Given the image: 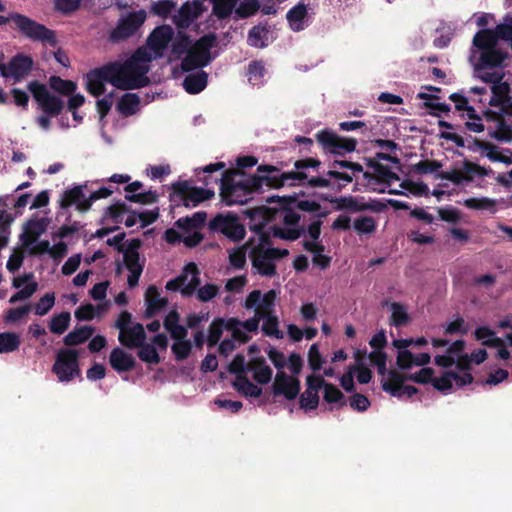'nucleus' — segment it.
I'll return each mask as SVG.
<instances>
[{"label":"nucleus","instance_id":"nucleus-1","mask_svg":"<svg viewBox=\"0 0 512 512\" xmlns=\"http://www.w3.org/2000/svg\"><path fill=\"white\" fill-rule=\"evenodd\" d=\"M321 161L317 158H303L294 162L293 171L282 172L277 166L270 164H261L257 167V173L249 175L250 185L256 193L263 191V187L268 189H280L284 186H308L316 187H332L330 180L324 177H308L307 169L312 168L318 170Z\"/></svg>","mask_w":512,"mask_h":512},{"label":"nucleus","instance_id":"nucleus-2","mask_svg":"<svg viewBox=\"0 0 512 512\" xmlns=\"http://www.w3.org/2000/svg\"><path fill=\"white\" fill-rule=\"evenodd\" d=\"M254 188L250 176L238 169H228L221 174L220 196L227 206L244 204L251 199Z\"/></svg>","mask_w":512,"mask_h":512},{"label":"nucleus","instance_id":"nucleus-3","mask_svg":"<svg viewBox=\"0 0 512 512\" xmlns=\"http://www.w3.org/2000/svg\"><path fill=\"white\" fill-rule=\"evenodd\" d=\"M110 84L121 90H133L147 86L149 67H135L132 61L110 62L105 64Z\"/></svg>","mask_w":512,"mask_h":512},{"label":"nucleus","instance_id":"nucleus-4","mask_svg":"<svg viewBox=\"0 0 512 512\" xmlns=\"http://www.w3.org/2000/svg\"><path fill=\"white\" fill-rule=\"evenodd\" d=\"M9 22L13 23V28L18 30L21 35L32 41L46 43L52 47L58 44L53 30L26 15L17 12L10 13L8 16L0 15V26Z\"/></svg>","mask_w":512,"mask_h":512},{"label":"nucleus","instance_id":"nucleus-5","mask_svg":"<svg viewBox=\"0 0 512 512\" xmlns=\"http://www.w3.org/2000/svg\"><path fill=\"white\" fill-rule=\"evenodd\" d=\"M216 40L217 37L214 33H208L196 40L183 58L181 69L184 72H190L194 69L207 66L213 59L211 48L215 46Z\"/></svg>","mask_w":512,"mask_h":512},{"label":"nucleus","instance_id":"nucleus-6","mask_svg":"<svg viewBox=\"0 0 512 512\" xmlns=\"http://www.w3.org/2000/svg\"><path fill=\"white\" fill-rule=\"evenodd\" d=\"M79 351L72 348H60L52 366V372L60 382H70L75 377H80Z\"/></svg>","mask_w":512,"mask_h":512},{"label":"nucleus","instance_id":"nucleus-7","mask_svg":"<svg viewBox=\"0 0 512 512\" xmlns=\"http://www.w3.org/2000/svg\"><path fill=\"white\" fill-rule=\"evenodd\" d=\"M170 200L180 201L186 208L196 207L200 203L210 200L215 192L209 188L191 187L188 181H177L171 184Z\"/></svg>","mask_w":512,"mask_h":512},{"label":"nucleus","instance_id":"nucleus-8","mask_svg":"<svg viewBox=\"0 0 512 512\" xmlns=\"http://www.w3.org/2000/svg\"><path fill=\"white\" fill-rule=\"evenodd\" d=\"M289 254L287 249L253 247L250 251V258L253 268L262 276L273 277L276 275V266L273 263Z\"/></svg>","mask_w":512,"mask_h":512},{"label":"nucleus","instance_id":"nucleus-9","mask_svg":"<svg viewBox=\"0 0 512 512\" xmlns=\"http://www.w3.org/2000/svg\"><path fill=\"white\" fill-rule=\"evenodd\" d=\"M146 12L141 9L121 17L114 29L109 33L112 43H120L134 36L146 20Z\"/></svg>","mask_w":512,"mask_h":512},{"label":"nucleus","instance_id":"nucleus-10","mask_svg":"<svg viewBox=\"0 0 512 512\" xmlns=\"http://www.w3.org/2000/svg\"><path fill=\"white\" fill-rule=\"evenodd\" d=\"M142 246V241L139 238H134L128 241L127 247L123 253V261L125 267L130 272L127 283L130 288H134L138 285L140 276L143 272L145 259L141 260L139 249Z\"/></svg>","mask_w":512,"mask_h":512},{"label":"nucleus","instance_id":"nucleus-11","mask_svg":"<svg viewBox=\"0 0 512 512\" xmlns=\"http://www.w3.org/2000/svg\"><path fill=\"white\" fill-rule=\"evenodd\" d=\"M28 90L39 104L44 113L51 117H57L64 108L63 100L49 93L45 84L32 81L28 84Z\"/></svg>","mask_w":512,"mask_h":512},{"label":"nucleus","instance_id":"nucleus-12","mask_svg":"<svg viewBox=\"0 0 512 512\" xmlns=\"http://www.w3.org/2000/svg\"><path fill=\"white\" fill-rule=\"evenodd\" d=\"M209 229L213 232H220L230 240L237 242L245 237L244 226L239 222L235 214H217L209 222Z\"/></svg>","mask_w":512,"mask_h":512},{"label":"nucleus","instance_id":"nucleus-13","mask_svg":"<svg viewBox=\"0 0 512 512\" xmlns=\"http://www.w3.org/2000/svg\"><path fill=\"white\" fill-rule=\"evenodd\" d=\"M316 139L325 151L335 155L353 152L357 146L356 139L339 136L328 129L319 131Z\"/></svg>","mask_w":512,"mask_h":512},{"label":"nucleus","instance_id":"nucleus-14","mask_svg":"<svg viewBox=\"0 0 512 512\" xmlns=\"http://www.w3.org/2000/svg\"><path fill=\"white\" fill-rule=\"evenodd\" d=\"M247 215L250 218V230L254 231L259 237V244L256 247L265 248V246L270 245L272 231H265V226L272 217L270 209L259 207L248 211Z\"/></svg>","mask_w":512,"mask_h":512},{"label":"nucleus","instance_id":"nucleus-15","mask_svg":"<svg viewBox=\"0 0 512 512\" xmlns=\"http://www.w3.org/2000/svg\"><path fill=\"white\" fill-rule=\"evenodd\" d=\"M406 376L396 370H389L388 380L382 381V389L391 396L401 398L407 395L408 398L418 393V389L412 385H405Z\"/></svg>","mask_w":512,"mask_h":512},{"label":"nucleus","instance_id":"nucleus-16","mask_svg":"<svg viewBox=\"0 0 512 512\" xmlns=\"http://www.w3.org/2000/svg\"><path fill=\"white\" fill-rule=\"evenodd\" d=\"M33 60L30 56L17 54L9 61L7 65L0 64V73L4 78L12 77L15 81H20L31 71Z\"/></svg>","mask_w":512,"mask_h":512},{"label":"nucleus","instance_id":"nucleus-17","mask_svg":"<svg viewBox=\"0 0 512 512\" xmlns=\"http://www.w3.org/2000/svg\"><path fill=\"white\" fill-rule=\"evenodd\" d=\"M174 30L169 25L156 27L147 38V45L154 53V57L163 56L169 43L173 40Z\"/></svg>","mask_w":512,"mask_h":512},{"label":"nucleus","instance_id":"nucleus-18","mask_svg":"<svg viewBox=\"0 0 512 512\" xmlns=\"http://www.w3.org/2000/svg\"><path fill=\"white\" fill-rule=\"evenodd\" d=\"M300 387L299 379L279 371L275 376L272 392L275 396L283 395L287 400H293L298 396Z\"/></svg>","mask_w":512,"mask_h":512},{"label":"nucleus","instance_id":"nucleus-19","mask_svg":"<svg viewBox=\"0 0 512 512\" xmlns=\"http://www.w3.org/2000/svg\"><path fill=\"white\" fill-rule=\"evenodd\" d=\"M351 161L334 160L329 164L330 169L322 176L332 183V189L341 191L353 181V176L346 172H341L337 168L350 169Z\"/></svg>","mask_w":512,"mask_h":512},{"label":"nucleus","instance_id":"nucleus-20","mask_svg":"<svg viewBox=\"0 0 512 512\" xmlns=\"http://www.w3.org/2000/svg\"><path fill=\"white\" fill-rule=\"evenodd\" d=\"M203 12V5L200 1L193 3L185 2L173 16V22L178 28H188Z\"/></svg>","mask_w":512,"mask_h":512},{"label":"nucleus","instance_id":"nucleus-21","mask_svg":"<svg viewBox=\"0 0 512 512\" xmlns=\"http://www.w3.org/2000/svg\"><path fill=\"white\" fill-rule=\"evenodd\" d=\"M105 82L110 83L106 65L92 69L86 74V90L94 97L104 94Z\"/></svg>","mask_w":512,"mask_h":512},{"label":"nucleus","instance_id":"nucleus-22","mask_svg":"<svg viewBox=\"0 0 512 512\" xmlns=\"http://www.w3.org/2000/svg\"><path fill=\"white\" fill-rule=\"evenodd\" d=\"M308 17L306 0H300L295 6L290 8L286 14V19L292 31L300 32L305 29Z\"/></svg>","mask_w":512,"mask_h":512},{"label":"nucleus","instance_id":"nucleus-23","mask_svg":"<svg viewBox=\"0 0 512 512\" xmlns=\"http://www.w3.org/2000/svg\"><path fill=\"white\" fill-rule=\"evenodd\" d=\"M145 303V318L150 319L167 306L168 300L160 296V292L155 285H151L145 292Z\"/></svg>","mask_w":512,"mask_h":512},{"label":"nucleus","instance_id":"nucleus-24","mask_svg":"<svg viewBox=\"0 0 512 512\" xmlns=\"http://www.w3.org/2000/svg\"><path fill=\"white\" fill-rule=\"evenodd\" d=\"M119 342L128 349H135L146 340V333L141 323H135L132 327L119 333Z\"/></svg>","mask_w":512,"mask_h":512},{"label":"nucleus","instance_id":"nucleus-25","mask_svg":"<svg viewBox=\"0 0 512 512\" xmlns=\"http://www.w3.org/2000/svg\"><path fill=\"white\" fill-rule=\"evenodd\" d=\"M109 364L116 372L122 373L132 371L135 368L136 361L131 354L116 347L110 352Z\"/></svg>","mask_w":512,"mask_h":512},{"label":"nucleus","instance_id":"nucleus-26","mask_svg":"<svg viewBox=\"0 0 512 512\" xmlns=\"http://www.w3.org/2000/svg\"><path fill=\"white\" fill-rule=\"evenodd\" d=\"M296 202V196H283L278 197V203L281 209V221L288 227H300V214H298L292 205Z\"/></svg>","mask_w":512,"mask_h":512},{"label":"nucleus","instance_id":"nucleus-27","mask_svg":"<svg viewBox=\"0 0 512 512\" xmlns=\"http://www.w3.org/2000/svg\"><path fill=\"white\" fill-rule=\"evenodd\" d=\"M508 56L506 50L495 46L494 48L481 51L479 61L480 65L485 68L502 67Z\"/></svg>","mask_w":512,"mask_h":512},{"label":"nucleus","instance_id":"nucleus-28","mask_svg":"<svg viewBox=\"0 0 512 512\" xmlns=\"http://www.w3.org/2000/svg\"><path fill=\"white\" fill-rule=\"evenodd\" d=\"M248 371L253 372V379L258 384H267L272 379L273 371L263 357L253 358L248 364Z\"/></svg>","mask_w":512,"mask_h":512},{"label":"nucleus","instance_id":"nucleus-29","mask_svg":"<svg viewBox=\"0 0 512 512\" xmlns=\"http://www.w3.org/2000/svg\"><path fill=\"white\" fill-rule=\"evenodd\" d=\"M208 83V74L203 71L188 74L183 80V87L189 94H198L202 92Z\"/></svg>","mask_w":512,"mask_h":512},{"label":"nucleus","instance_id":"nucleus-30","mask_svg":"<svg viewBox=\"0 0 512 512\" xmlns=\"http://www.w3.org/2000/svg\"><path fill=\"white\" fill-rule=\"evenodd\" d=\"M95 329L92 326H79L70 331L63 338V343L67 347H74L88 341L94 334Z\"/></svg>","mask_w":512,"mask_h":512},{"label":"nucleus","instance_id":"nucleus-31","mask_svg":"<svg viewBox=\"0 0 512 512\" xmlns=\"http://www.w3.org/2000/svg\"><path fill=\"white\" fill-rule=\"evenodd\" d=\"M439 137L448 141H452L457 147H467L470 151L473 152H476L479 149L484 151L485 147L489 146L487 141H482L477 138H472V141L466 145L462 136L449 131H442L439 134Z\"/></svg>","mask_w":512,"mask_h":512},{"label":"nucleus","instance_id":"nucleus-32","mask_svg":"<svg viewBox=\"0 0 512 512\" xmlns=\"http://www.w3.org/2000/svg\"><path fill=\"white\" fill-rule=\"evenodd\" d=\"M141 100L136 93H125L117 103V110L123 116L134 115L140 106Z\"/></svg>","mask_w":512,"mask_h":512},{"label":"nucleus","instance_id":"nucleus-33","mask_svg":"<svg viewBox=\"0 0 512 512\" xmlns=\"http://www.w3.org/2000/svg\"><path fill=\"white\" fill-rule=\"evenodd\" d=\"M473 46L480 51L494 48L498 45V40L493 29H480L473 37Z\"/></svg>","mask_w":512,"mask_h":512},{"label":"nucleus","instance_id":"nucleus-34","mask_svg":"<svg viewBox=\"0 0 512 512\" xmlns=\"http://www.w3.org/2000/svg\"><path fill=\"white\" fill-rule=\"evenodd\" d=\"M85 186L78 185L73 187L72 189L66 190L61 197L60 207L62 209H67L72 205H76V209L79 211V205L82 202H85L87 199L83 193V188Z\"/></svg>","mask_w":512,"mask_h":512},{"label":"nucleus","instance_id":"nucleus-35","mask_svg":"<svg viewBox=\"0 0 512 512\" xmlns=\"http://www.w3.org/2000/svg\"><path fill=\"white\" fill-rule=\"evenodd\" d=\"M268 35V27L262 25L253 26L248 32L247 43L251 47L264 48L268 46Z\"/></svg>","mask_w":512,"mask_h":512},{"label":"nucleus","instance_id":"nucleus-36","mask_svg":"<svg viewBox=\"0 0 512 512\" xmlns=\"http://www.w3.org/2000/svg\"><path fill=\"white\" fill-rule=\"evenodd\" d=\"M233 387L245 397L258 398L262 394V389L252 383L246 375L237 376L233 382Z\"/></svg>","mask_w":512,"mask_h":512},{"label":"nucleus","instance_id":"nucleus-37","mask_svg":"<svg viewBox=\"0 0 512 512\" xmlns=\"http://www.w3.org/2000/svg\"><path fill=\"white\" fill-rule=\"evenodd\" d=\"M49 85L53 91L63 96H70L77 89V84L74 81L64 80L60 76L55 75L49 78Z\"/></svg>","mask_w":512,"mask_h":512},{"label":"nucleus","instance_id":"nucleus-38","mask_svg":"<svg viewBox=\"0 0 512 512\" xmlns=\"http://www.w3.org/2000/svg\"><path fill=\"white\" fill-rule=\"evenodd\" d=\"M44 227L40 221H30L21 234L20 239L24 246L29 247L36 242L37 238L43 233Z\"/></svg>","mask_w":512,"mask_h":512},{"label":"nucleus","instance_id":"nucleus-39","mask_svg":"<svg viewBox=\"0 0 512 512\" xmlns=\"http://www.w3.org/2000/svg\"><path fill=\"white\" fill-rule=\"evenodd\" d=\"M493 96L489 101V105L493 107L503 106L507 101L510 100V85L507 82H502L497 85H493L492 88Z\"/></svg>","mask_w":512,"mask_h":512},{"label":"nucleus","instance_id":"nucleus-40","mask_svg":"<svg viewBox=\"0 0 512 512\" xmlns=\"http://www.w3.org/2000/svg\"><path fill=\"white\" fill-rule=\"evenodd\" d=\"M261 4L259 0H242L239 5L234 8L235 19H246L255 15L260 10Z\"/></svg>","mask_w":512,"mask_h":512},{"label":"nucleus","instance_id":"nucleus-41","mask_svg":"<svg viewBox=\"0 0 512 512\" xmlns=\"http://www.w3.org/2000/svg\"><path fill=\"white\" fill-rule=\"evenodd\" d=\"M71 314L63 311L54 315L49 322V330L53 334L62 335L70 326Z\"/></svg>","mask_w":512,"mask_h":512},{"label":"nucleus","instance_id":"nucleus-42","mask_svg":"<svg viewBox=\"0 0 512 512\" xmlns=\"http://www.w3.org/2000/svg\"><path fill=\"white\" fill-rule=\"evenodd\" d=\"M374 176L377 178L379 182L386 184H390L392 181L399 180L398 175L395 172H393L390 169V167L383 164L377 166V170L374 172V175L368 171L363 172V177L366 180H371L374 178Z\"/></svg>","mask_w":512,"mask_h":512},{"label":"nucleus","instance_id":"nucleus-43","mask_svg":"<svg viewBox=\"0 0 512 512\" xmlns=\"http://www.w3.org/2000/svg\"><path fill=\"white\" fill-rule=\"evenodd\" d=\"M239 0H211L212 12L220 20L228 18Z\"/></svg>","mask_w":512,"mask_h":512},{"label":"nucleus","instance_id":"nucleus-44","mask_svg":"<svg viewBox=\"0 0 512 512\" xmlns=\"http://www.w3.org/2000/svg\"><path fill=\"white\" fill-rule=\"evenodd\" d=\"M270 230L272 231L273 237L287 241H295L305 232L303 227L287 226V228H282L276 225L272 226Z\"/></svg>","mask_w":512,"mask_h":512},{"label":"nucleus","instance_id":"nucleus-45","mask_svg":"<svg viewBox=\"0 0 512 512\" xmlns=\"http://www.w3.org/2000/svg\"><path fill=\"white\" fill-rule=\"evenodd\" d=\"M184 271L186 273L192 274V278L189 281V283L181 289V293L183 296H191L196 291V289L198 288V286L201 283L200 278H199L200 272L198 270L197 265L193 262L188 263L185 266Z\"/></svg>","mask_w":512,"mask_h":512},{"label":"nucleus","instance_id":"nucleus-46","mask_svg":"<svg viewBox=\"0 0 512 512\" xmlns=\"http://www.w3.org/2000/svg\"><path fill=\"white\" fill-rule=\"evenodd\" d=\"M20 337L14 332L0 333V353L16 351L20 346Z\"/></svg>","mask_w":512,"mask_h":512},{"label":"nucleus","instance_id":"nucleus-47","mask_svg":"<svg viewBox=\"0 0 512 512\" xmlns=\"http://www.w3.org/2000/svg\"><path fill=\"white\" fill-rule=\"evenodd\" d=\"M191 47V39L184 32H178L174 40H172L171 52L173 55L180 57L187 54Z\"/></svg>","mask_w":512,"mask_h":512},{"label":"nucleus","instance_id":"nucleus-48","mask_svg":"<svg viewBox=\"0 0 512 512\" xmlns=\"http://www.w3.org/2000/svg\"><path fill=\"white\" fill-rule=\"evenodd\" d=\"M323 389V398L327 403H338L340 407L346 405L345 396L336 385L326 382Z\"/></svg>","mask_w":512,"mask_h":512},{"label":"nucleus","instance_id":"nucleus-49","mask_svg":"<svg viewBox=\"0 0 512 512\" xmlns=\"http://www.w3.org/2000/svg\"><path fill=\"white\" fill-rule=\"evenodd\" d=\"M137 348L139 349L137 355L141 361L154 365L160 363V356L154 345L145 343L144 341L143 344Z\"/></svg>","mask_w":512,"mask_h":512},{"label":"nucleus","instance_id":"nucleus-50","mask_svg":"<svg viewBox=\"0 0 512 512\" xmlns=\"http://www.w3.org/2000/svg\"><path fill=\"white\" fill-rule=\"evenodd\" d=\"M224 330V319L223 318H215L208 329V337H207V345L209 347L216 346L223 334Z\"/></svg>","mask_w":512,"mask_h":512},{"label":"nucleus","instance_id":"nucleus-51","mask_svg":"<svg viewBox=\"0 0 512 512\" xmlns=\"http://www.w3.org/2000/svg\"><path fill=\"white\" fill-rule=\"evenodd\" d=\"M488 145L489 146H486L484 151H486V157L492 161V162H501V163H504V164H511L512 163V157H511V150L510 149H506L505 151L508 153L507 155L506 154H503L501 152H499L498 150V147L491 143V142H488Z\"/></svg>","mask_w":512,"mask_h":512},{"label":"nucleus","instance_id":"nucleus-52","mask_svg":"<svg viewBox=\"0 0 512 512\" xmlns=\"http://www.w3.org/2000/svg\"><path fill=\"white\" fill-rule=\"evenodd\" d=\"M262 325V331L267 336H273L277 339L283 338L282 331L279 330V321L277 316L266 313V316Z\"/></svg>","mask_w":512,"mask_h":512},{"label":"nucleus","instance_id":"nucleus-53","mask_svg":"<svg viewBox=\"0 0 512 512\" xmlns=\"http://www.w3.org/2000/svg\"><path fill=\"white\" fill-rule=\"evenodd\" d=\"M300 408L304 410L316 409L319 405L318 392L313 391L312 385L309 383V389H306L300 396Z\"/></svg>","mask_w":512,"mask_h":512},{"label":"nucleus","instance_id":"nucleus-54","mask_svg":"<svg viewBox=\"0 0 512 512\" xmlns=\"http://www.w3.org/2000/svg\"><path fill=\"white\" fill-rule=\"evenodd\" d=\"M392 314H391V324L395 327H401L408 323L409 315L405 309V307L397 302H393L391 304Z\"/></svg>","mask_w":512,"mask_h":512},{"label":"nucleus","instance_id":"nucleus-55","mask_svg":"<svg viewBox=\"0 0 512 512\" xmlns=\"http://www.w3.org/2000/svg\"><path fill=\"white\" fill-rule=\"evenodd\" d=\"M265 72H266L265 66L262 61H259V60L252 61L248 65V71H247L249 82L252 83L253 85L259 84L261 82L262 78L264 77Z\"/></svg>","mask_w":512,"mask_h":512},{"label":"nucleus","instance_id":"nucleus-56","mask_svg":"<svg viewBox=\"0 0 512 512\" xmlns=\"http://www.w3.org/2000/svg\"><path fill=\"white\" fill-rule=\"evenodd\" d=\"M353 227L358 234H370L376 230V222L371 216H360L354 220Z\"/></svg>","mask_w":512,"mask_h":512},{"label":"nucleus","instance_id":"nucleus-57","mask_svg":"<svg viewBox=\"0 0 512 512\" xmlns=\"http://www.w3.org/2000/svg\"><path fill=\"white\" fill-rule=\"evenodd\" d=\"M55 304V294L53 292L46 293L34 305V312L38 316L46 315Z\"/></svg>","mask_w":512,"mask_h":512},{"label":"nucleus","instance_id":"nucleus-58","mask_svg":"<svg viewBox=\"0 0 512 512\" xmlns=\"http://www.w3.org/2000/svg\"><path fill=\"white\" fill-rule=\"evenodd\" d=\"M112 193H113V191L111 189L107 188V187L99 188L98 190L92 192L90 194V196L85 200V202H82L79 205V211L80 212L88 211L91 208V206H92L94 201L102 199V198H107Z\"/></svg>","mask_w":512,"mask_h":512},{"label":"nucleus","instance_id":"nucleus-59","mask_svg":"<svg viewBox=\"0 0 512 512\" xmlns=\"http://www.w3.org/2000/svg\"><path fill=\"white\" fill-rule=\"evenodd\" d=\"M442 167L441 162L436 160H420L412 166V171L416 174H428L437 172Z\"/></svg>","mask_w":512,"mask_h":512},{"label":"nucleus","instance_id":"nucleus-60","mask_svg":"<svg viewBox=\"0 0 512 512\" xmlns=\"http://www.w3.org/2000/svg\"><path fill=\"white\" fill-rule=\"evenodd\" d=\"M175 8V3L171 0H159L151 5L150 12L161 18H167Z\"/></svg>","mask_w":512,"mask_h":512},{"label":"nucleus","instance_id":"nucleus-61","mask_svg":"<svg viewBox=\"0 0 512 512\" xmlns=\"http://www.w3.org/2000/svg\"><path fill=\"white\" fill-rule=\"evenodd\" d=\"M438 217L447 223L456 224L461 219V211L453 206L437 208Z\"/></svg>","mask_w":512,"mask_h":512},{"label":"nucleus","instance_id":"nucleus-62","mask_svg":"<svg viewBox=\"0 0 512 512\" xmlns=\"http://www.w3.org/2000/svg\"><path fill=\"white\" fill-rule=\"evenodd\" d=\"M31 305L26 304L16 308H10L4 315V321L6 323H16L25 317L31 311Z\"/></svg>","mask_w":512,"mask_h":512},{"label":"nucleus","instance_id":"nucleus-63","mask_svg":"<svg viewBox=\"0 0 512 512\" xmlns=\"http://www.w3.org/2000/svg\"><path fill=\"white\" fill-rule=\"evenodd\" d=\"M38 290V283L35 281H32L31 283L24 286L22 289L18 290L16 293H14L10 299L9 303L14 304L19 301H24L29 299L36 291Z\"/></svg>","mask_w":512,"mask_h":512},{"label":"nucleus","instance_id":"nucleus-64","mask_svg":"<svg viewBox=\"0 0 512 512\" xmlns=\"http://www.w3.org/2000/svg\"><path fill=\"white\" fill-rule=\"evenodd\" d=\"M492 138L498 141L511 142L512 141V127L507 124L503 119L498 122L497 130L492 132Z\"/></svg>","mask_w":512,"mask_h":512}]
</instances>
